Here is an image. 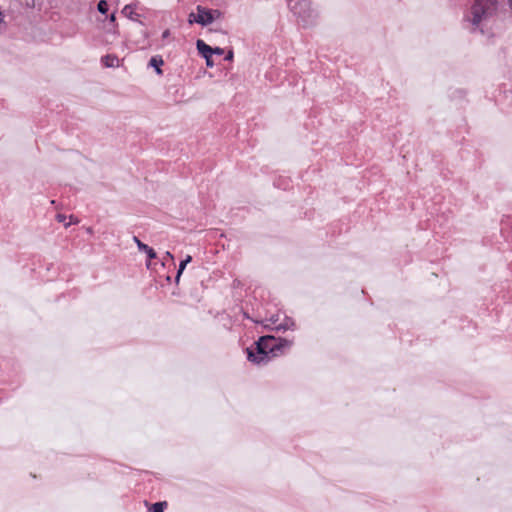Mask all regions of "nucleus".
<instances>
[{
    "label": "nucleus",
    "mask_w": 512,
    "mask_h": 512,
    "mask_svg": "<svg viewBox=\"0 0 512 512\" xmlns=\"http://www.w3.org/2000/svg\"><path fill=\"white\" fill-rule=\"evenodd\" d=\"M290 10L298 17V20L308 26L315 22L317 13L311 7V2H289Z\"/></svg>",
    "instance_id": "7ed1b4c3"
},
{
    "label": "nucleus",
    "mask_w": 512,
    "mask_h": 512,
    "mask_svg": "<svg viewBox=\"0 0 512 512\" xmlns=\"http://www.w3.org/2000/svg\"><path fill=\"white\" fill-rule=\"evenodd\" d=\"M133 240H134V242L136 243V245H137L138 249H139L140 251L145 252V253L147 254V256H148V258H149V259H154V258H156V252H155L151 247H149L148 245H146V244H144L143 242H141V241L139 240V238H138V237H136V236H134V237H133Z\"/></svg>",
    "instance_id": "0eeeda50"
},
{
    "label": "nucleus",
    "mask_w": 512,
    "mask_h": 512,
    "mask_svg": "<svg viewBox=\"0 0 512 512\" xmlns=\"http://www.w3.org/2000/svg\"><path fill=\"white\" fill-rule=\"evenodd\" d=\"M292 345V342L273 336H262L255 343V348L247 349V358L255 364H265L272 358L283 354Z\"/></svg>",
    "instance_id": "f257e3e1"
},
{
    "label": "nucleus",
    "mask_w": 512,
    "mask_h": 512,
    "mask_svg": "<svg viewBox=\"0 0 512 512\" xmlns=\"http://www.w3.org/2000/svg\"><path fill=\"white\" fill-rule=\"evenodd\" d=\"M221 17V12L217 9H209L198 5L196 12H191L188 17L190 24L197 23L202 26H207L213 21Z\"/></svg>",
    "instance_id": "20e7f679"
},
{
    "label": "nucleus",
    "mask_w": 512,
    "mask_h": 512,
    "mask_svg": "<svg viewBox=\"0 0 512 512\" xmlns=\"http://www.w3.org/2000/svg\"><path fill=\"white\" fill-rule=\"evenodd\" d=\"M167 506V502H156L149 509L150 512H164V509Z\"/></svg>",
    "instance_id": "9d476101"
},
{
    "label": "nucleus",
    "mask_w": 512,
    "mask_h": 512,
    "mask_svg": "<svg viewBox=\"0 0 512 512\" xmlns=\"http://www.w3.org/2000/svg\"><path fill=\"white\" fill-rule=\"evenodd\" d=\"M69 219H70V221L65 223V227H69L72 224L78 223V219L75 218L73 215H70Z\"/></svg>",
    "instance_id": "2eb2a0df"
},
{
    "label": "nucleus",
    "mask_w": 512,
    "mask_h": 512,
    "mask_svg": "<svg viewBox=\"0 0 512 512\" xmlns=\"http://www.w3.org/2000/svg\"><path fill=\"white\" fill-rule=\"evenodd\" d=\"M101 63L103 66H105L107 68H114V67H119L120 60L114 54H107L101 58Z\"/></svg>",
    "instance_id": "423d86ee"
},
{
    "label": "nucleus",
    "mask_w": 512,
    "mask_h": 512,
    "mask_svg": "<svg viewBox=\"0 0 512 512\" xmlns=\"http://www.w3.org/2000/svg\"><path fill=\"white\" fill-rule=\"evenodd\" d=\"M6 29V23L4 22L2 12H0V33L4 32Z\"/></svg>",
    "instance_id": "ddd939ff"
},
{
    "label": "nucleus",
    "mask_w": 512,
    "mask_h": 512,
    "mask_svg": "<svg viewBox=\"0 0 512 512\" xmlns=\"http://www.w3.org/2000/svg\"><path fill=\"white\" fill-rule=\"evenodd\" d=\"M497 2H473L469 12L465 14V21L470 23L471 31L480 30L494 15Z\"/></svg>",
    "instance_id": "f03ea898"
},
{
    "label": "nucleus",
    "mask_w": 512,
    "mask_h": 512,
    "mask_svg": "<svg viewBox=\"0 0 512 512\" xmlns=\"http://www.w3.org/2000/svg\"><path fill=\"white\" fill-rule=\"evenodd\" d=\"M233 59V51L229 50L227 55L225 56L226 61H231Z\"/></svg>",
    "instance_id": "a211bd4d"
},
{
    "label": "nucleus",
    "mask_w": 512,
    "mask_h": 512,
    "mask_svg": "<svg viewBox=\"0 0 512 512\" xmlns=\"http://www.w3.org/2000/svg\"><path fill=\"white\" fill-rule=\"evenodd\" d=\"M166 255H167V257H170L171 259H173V255L170 252H166Z\"/></svg>",
    "instance_id": "4be33fe9"
},
{
    "label": "nucleus",
    "mask_w": 512,
    "mask_h": 512,
    "mask_svg": "<svg viewBox=\"0 0 512 512\" xmlns=\"http://www.w3.org/2000/svg\"><path fill=\"white\" fill-rule=\"evenodd\" d=\"M98 11L106 14L109 11V2H98Z\"/></svg>",
    "instance_id": "9b49d317"
},
{
    "label": "nucleus",
    "mask_w": 512,
    "mask_h": 512,
    "mask_svg": "<svg viewBox=\"0 0 512 512\" xmlns=\"http://www.w3.org/2000/svg\"><path fill=\"white\" fill-rule=\"evenodd\" d=\"M186 265L187 264L184 263L183 261L180 262L179 268H178V271H177V275H176V282L177 283L179 282L180 276H181L182 272L184 271Z\"/></svg>",
    "instance_id": "f8f14e48"
},
{
    "label": "nucleus",
    "mask_w": 512,
    "mask_h": 512,
    "mask_svg": "<svg viewBox=\"0 0 512 512\" xmlns=\"http://www.w3.org/2000/svg\"><path fill=\"white\" fill-rule=\"evenodd\" d=\"M204 58L206 60V65L208 67H213L214 66V62H213L212 56H208V57H204Z\"/></svg>",
    "instance_id": "f3484780"
},
{
    "label": "nucleus",
    "mask_w": 512,
    "mask_h": 512,
    "mask_svg": "<svg viewBox=\"0 0 512 512\" xmlns=\"http://www.w3.org/2000/svg\"><path fill=\"white\" fill-rule=\"evenodd\" d=\"M66 218H67V217H66V215H64V214H57V215H56V220H57L58 222H60V223H63L64 225H65V223H67V222H66Z\"/></svg>",
    "instance_id": "4468645a"
},
{
    "label": "nucleus",
    "mask_w": 512,
    "mask_h": 512,
    "mask_svg": "<svg viewBox=\"0 0 512 512\" xmlns=\"http://www.w3.org/2000/svg\"><path fill=\"white\" fill-rule=\"evenodd\" d=\"M196 47L199 54L203 57L212 56V47L207 45L203 40H197Z\"/></svg>",
    "instance_id": "6e6552de"
},
{
    "label": "nucleus",
    "mask_w": 512,
    "mask_h": 512,
    "mask_svg": "<svg viewBox=\"0 0 512 512\" xmlns=\"http://www.w3.org/2000/svg\"><path fill=\"white\" fill-rule=\"evenodd\" d=\"M184 263L188 264L192 261V257L188 255L184 260H182Z\"/></svg>",
    "instance_id": "aec40b11"
},
{
    "label": "nucleus",
    "mask_w": 512,
    "mask_h": 512,
    "mask_svg": "<svg viewBox=\"0 0 512 512\" xmlns=\"http://www.w3.org/2000/svg\"><path fill=\"white\" fill-rule=\"evenodd\" d=\"M164 64V61L161 56H153L149 61V66L155 68L156 73L158 75L162 74L161 66Z\"/></svg>",
    "instance_id": "1a4fd4ad"
},
{
    "label": "nucleus",
    "mask_w": 512,
    "mask_h": 512,
    "mask_svg": "<svg viewBox=\"0 0 512 512\" xmlns=\"http://www.w3.org/2000/svg\"><path fill=\"white\" fill-rule=\"evenodd\" d=\"M122 14L131 20L139 21L140 14L137 12V6L135 3L126 5L122 9Z\"/></svg>",
    "instance_id": "39448f33"
},
{
    "label": "nucleus",
    "mask_w": 512,
    "mask_h": 512,
    "mask_svg": "<svg viewBox=\"0 0 512 512\" xmlns=\"http://www.w3.org/2000/svg\"><path fill=\"white\" fill-rule=\"evenodd\" d=\"M170 36V30L169 29H166L163 33H162V38L163 39H166Z\"/></svg>",
    "instance_id": "6ab92c4d"
},
{
    "label": "nucleus",
    "mask_w": 512,
    "mask_h": 512,
    "mask_svg": "<svg viewBox=\"0 0 512 512\" xmlns=\"http://www.w3.org/2000/svg\"><path fill=\"white\" fill-rule=\"evenodd\" d=\"M508 3H509L510 9L512 10V2H508Z\"/></svg>",
    "instance_id": "5701e85b"
},
{
    "label": "nucleus",
    "mask_w": 512,
    "mask_h": 512,
    "mask_svg": "<svg viewBox=\"0 0 512 512\" xmlns=\"http://www.w3.org/2000/svg\"><path fill=\"white\" fill-rule=\"evenodd\" d=\"M224 53V49L220 47L212 48V54L222 55Z\"/></svg>",
    "instance_id": "dca6fc26"
},
{
    "label": "nucleus",
    "mask_w": 512,
    "mask_h": 512,
    "mask_svg": "<svg viewBox=\"0 0 512 512\" xmlns=\"http://www.w3.org/2000/svg\"><path fill=\"white\" fill-rule=\"evenodd\" d=\"M110 19H111V21H114V19H115V14H114V12H113V13H111V15H110Z\"/></svg>",
    "instance_id": "412c9836"
}]
</instances>
